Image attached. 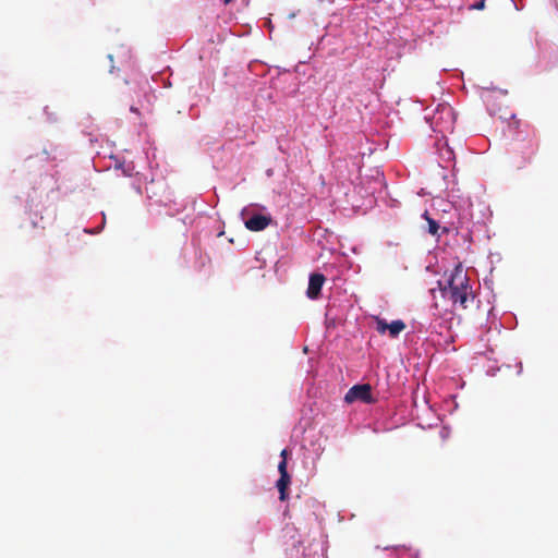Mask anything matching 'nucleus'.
I'll return each instance as SVG.
<instances>
[{"instance_id":"nucleus-1","label":"nucleus","mask_w":558,"mask_h":558,"mask_svg":"<svg viewBox=\"0 0 558 558\" xmlns=\"http://www.w3.org/2000/svg\"><path fill=\"white\" fill-rule=\"evenodd\" d=\"M438 284L442 296L450 300L453 306L466 310L474 303L475 294L470 278L461 265L454 267L444 286L440 281Z\"/></svg>"},{"instance_id":"nucleus-2","label":"nucleus","mask_w":558,"mask_h":558,"mask_svg":"<svg viewBox=\"0 0 558 558\" xmlns=\"http://www.w3.org/2000/svg\"><path fill=\"white\" fill-rule=\"evenodd\" d=\"M432 121L439 132L451 130L454 122L453 109L449 105H439L432 117Z\"/></svg>"},{"instance_id":"nucleus-3","label":"nucleus","mask_w":558,"mask_h":558,"mask_svg":"<svg viewBox=\"0 0 558 558\" xmlns=\"http://www.w3.org/2000/svg\"><path fill=\"white\" fill-rule=\"evenodd\" d=\"M348 403L362 401L364 403H373L372 387L369 384L355 385L351 387L344 396Z\"/></svg>"},{"instance_id":"nucleus-4","label":"nucleus","mask_w":558,"mask_h":558,"mask_svg":"<svg viewBox=\"0 0 558 558\" xmlns=\"http://www.w3.org/2000/svg\"><path fill=\"white\" fill-rule=\"evenodd\" d=\"M439 158H440L439 165L444 170L451 171L453 173H457L460 171V169L457 168V162H456V157H454L453 150L447 143H445L439 148Z\"/></svg>"},{"instance_id":"nucleus-5","label":"nucleus","mask_w":558,"mask_h":558,"mask_svg":"<svg viewBox=\"0 0 558 558\" xmlns=\"http://www.w3.org/2000/svg\"><path fill=\"white\" fill-rule=\"evenodd\" d=\"M377 331L385 333L389 331L391 338H396L405 329V324L401 319H397L388 324L386 320L377 318Z\"/></svg>"},{"instance_id":"nucleus-6","label":"nucleus","mask_w":558,"mask_h":558,"mask_svg":"<svg viewBox=\"0 0 558 558\" xmlns=\"http://www.w3.org/2000/svg\"><path fill=\"white\" fill-rule=\"evenodd\" d=\"M326 278L323 274L314 272L310 276L306 295L311 300H317Z\"/></svg>"},{"instance_id":"nucleus-7","label":"nucleus","mask_w":558,"mask_h":558,"mask_svg":"<svg viewBox=\"0 0 558 558\" xmlns=\"http://www.w3.org/2000/svg\"><path fill=\"white\" fill-rule=\"evenodd\" d=\"M271 222L269 216L254 215L245 221V227L251 231H262L266 229Z\"/></svg>"},{"instance_id":"nucleus-8","label":"nucleus","mask_w":558,"mask_h":558,"mask_svg":"<svg viewBox=\"0 0 558 558\" xmlns=\"http://www.w3.org/2000/svg\"><path fill=\"white\" fill-rule=\"evenodd\" d=\"M291 483V477L290 475H280L279 480L277 481V488H278V492H279V499L281 501H284L287 498H288V487Z\"/></svg>"},{"instance_id":"nucleus-9","label":"nucleus","mask_w":558,"mask_h":558,"mask_svg":"<svg viewBox=\"0 0 558 558\" xmlns=\"http://www.w3.org/2000/svg\"><path fill=\"white\" fill-rule=\"evenodd\" d=\"M397 558H418L417 551L407 546L395 547Z\"/></svg>"},{"instance_id":"nucleus-10","label":"nucleus","mask_w":558,"mask_h":558,"mask_svg":"<svg viewBox=\"0 0 558 558\" xmlns=\"http://www.w3.org/2000/svg\"><path fill=\"white\" fill-rule=\"evenodd\" d=\"M45 153L48 156L52 155V159H58L59 157L61 158L62 156H64V153L62 150H60L58 146L52 145V144H50L49 150L45 148Z\"/></svg>"},{"instance_id":"nucleus-11","label":"nucleus","mask_w":558,"mask_h":558,"mask_svg":"<svg viewBox=\"0 0 558 558\" xmlns=\"http://www.w3.org/2000/svg\"><path fill=\"white\" fill-rule=\"evenodd\" d=\"M425 218L428 222V232L433 235H436L439 229V225L434 219L429 218L427 213H425Z\"/></svg>"},{"instance_id":"nucleus-12","label":"nucleus","mask_w":558,"mask_h":558,"mask_svg":"<svg viewBox=\"0 0 558 558\" xmlns=\"http://www.w3.org/2000/svg\"><path fill=\"white\" fill-rule=\"evenodd\" d=\"M278 471H279V474L280 475H289L288 473V470H287V460H281L280 463L278 464Z\"/></svg>"},{"instance_id":"nucleus-13","label":"nucleus","mask_w":558,"mask_h":558,"mask_svg":"<svg viewBox=\"0 0 558 558\" xmlns=\"http://www.w3.org/2000/svg\"><path fill=\"white\" fill-rule=\"evenodd\" d=\"M485 7V1L481 0L480 2L474 3L471 8L475 10H482Z\"/></svg>"},{"instance_id":"nucleus-14","label":"nucleus","mask_w":558,"mask_h":558,"mask_svg":"<svg viewBox=\"0 0 558 558\" xmlns=\"http://www.w3.org/2000/svg\"><path fill=\"white\" fill-rule=\"evenodd\" d=\"M280 456H281L282 460H287V456H288V451H287V449H283V450L281 451Z\"/></svg>"},{"instance_id":"nucleus-15","label":"nucleus","mask_w":558,"mask_h":558,"mask_svg":"<svg viewBox=\"0 0 558 558\" xmlns=\"http://www.w3.org/2000/svg\"><path fill=\"white\" fill-rule=\"evenodd\" d=\"M108 59L112 62L113 56L112 54H108Z\"/></svg>"},{"instance_id":"nucleus-16","label":"nucleus","mask_w":558,"mask_h":558,"mask_svg":"<svg viewBox=\"0 0 558 558\" xmlns=\"http://www.w3.org/2000/svg\"><path fill=\"white\" fill-rule=\"evenodd\" d=\"M233 0H225V3L228 4L230 2H232Z\"/></svg>"},{"instance_id":"nucleus-17","label":"nucleus","mask_w":558,"mask_h":558,"mask_svg":"<svg viewBox=\"0 0 558 558\" xmlns=\"http://www.w3.org/2000/svg\"><path fill=\"white\" fill-rule=\"evenodd\" d=\"M131 110L134 111V112H137V109L134 108V107H131Z\"/></svg>"}]
</instances>
